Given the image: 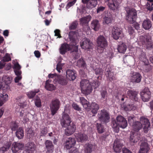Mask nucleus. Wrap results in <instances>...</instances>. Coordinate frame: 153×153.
<instances>
[{
    "mask_svg": "<svg viewBox=\"0 0 153 153\" xmlns=\"http://www.w3.org/2000/svg\"><path fill=\"white\" fill-rule=\"evenodd\" d=\"M80 86L82 93L88 95L90 94L93 90L91 85L89 81L87 79H82L80 82Z\"/></svg>",
    "mask_w": 153,
    "mask_h": 153,
    "instance_id": "f257e3e1",
    "label": "nucleus"
},
{
    "mask_svg": "<svg viewBox=\"0 0 153 153\" xmlns=\"http://www.w3.org/2000/svg\"><path fill=\"white\" fill-rule=\"evenodd\" d=\"M69 105H66L64 109V111L63 113L62 118L61 120V124L62 127H66L70 125L71 122V119L69 116L65 113L69 110Z\"/></svg>",
    "mask_w": 153,
    "mask_h": 153,
    "instance_id": "f03ea898",
    "label": "nucleus"
},
{
    "mask_svg": "<svg viewBox=\"0 0 153 153\" xmlns=\"http://www.w3.org/2000/svg\"><path fill=\"white\" fill-rule=\"evenodd\" d=\"M126 19L130 23H133L135 22L137 18V11L134 9H127Z\"/></svg>",
    "mask_w": 153,
    "mask_h": 153,
    "instance_id": "7ed1b4c3",
    "label": "nucleus"
},
{
    "mask_svg": "<svg viewBox=\"0 0 153 153\" xmlns=\"http://www.w3.org/2000/svg\"><path fill=\"white\" fill-rule=\"evenodd\" d=\"M142 45L147 48H152L153 46V43L152 42L151 37L149 35H146L140 37Z\"/></svg>",
    "mask_w": 153,
    "mask_h": 153,
    "instance_id": "20e7f679",
    "label": "nucleus"
},
{
    "mask_svg": "<svg viewBox=\"0 0 153 153\" xmlns=\"http://www.w3.org/2000/svg\"><path fill=\"white\" fill-rule=\"evenodd\" d=\"M98 120L101 123H107L109 122L110 117L108 113L105 110H102L98 114Z\"/></svg>",
    "mask_w": 153,
    "mask_h": 153,
    "instance_id": "39448f33",
    "label": "nucleus"
},
{
    "mask_svg": "<svg viewBox=\"0 0 153 153\" xmlns=\"http://www.w3.org/2000/svg\"><path fill=\"white\" fill-rule=\"evenodd\" d=\"M97 43L98 47L104 49L108 45V43L106 39L103 36L100 35L97 39Z\"/></svg>",
    "mask_w": 153,
    "mask_h": 153,
    "instance_id": "423d86ee",
    "label": "nucleus"
},
{
    "mask_svg": "<svg viewBox=\"0 0 153 153\" xmlns=\"http://www.w3.org/2000/svg\"><path fill=\"white\" fill-rule=\"evenodd\" d=\"M80 43L81 48L85 50L88 51L92 48L93 44L88 39H83Z\"/></svg>",
    "mask_w": 153,
    "mask_h": 153,
    "instance_id": "0eeeda50",
    "label": "nucleus"
},
{
    "mask_svg": "<svg viewBox=\"0 0 153 153\" xmlns=\"http://www.w3.org/2000/svg\"><path fill=\"white\" fill-rule=\"evenodd\" d=\"M60 106V102L57 99L52 100L50 105L52 115H54L59 109Z\"/></svg>",
    "mask_w": 153,
    "mask_h": 153,
    "instance_id": "6e6552de",
    "label": "nucleus"
},
{
    "mask_svg": "<svg viewBox=\"0 0 153 153\" xmlns=\"http://www.w3.org/2000/svg\"><path fill=\"white\" fill-rule=\"evenodd\" d=\"M109 9L113 10H117L119 4L117 0H105Z\"/></svg>",
    "mask_w": 153,
    "mask_h": 153,
    "instance_id": "1a4fd4ad",
    "label": "nucleus"
},
{
    "mask_svg": "<svg viewBox=\"0 0 153 153\" xmlns=\"http://www.w3.org/2000/svg\"><path fill=\"white\" fill-rule=\"evenodd\" d=\"M76 143V141L74 138L69 137L65 141L64 143V148L69 150L74 146Z\"/></svg>",
    "mask_w": 153,
    "mask_h": 153,
    "instance_id": "9d476101",
    "label": "nucleus"
},
{
    "mask_svg": "<svg viewBox=\"0 0 153 153\" xmlns=\"http://www.w3.org/2000/svg\"><path fill=\"white\" fill-rule=\"evenodd\" d=\"M78 33L76 31H71L69 32L68 36L70 40L72 42L73 45H75L77 49L78 48V46L76 45L77 43L78 42L77 40V36Z\"/></svg>",
    "mask_w": 153,
    "mask_h": 153,
    "instance_id": "9b49d317",
    "label": "nucleus"
},
{
    "mask_svg": "<svg viewBox=\"0 0 153 153\" xmlns=\"http://www.w3.org/2000/svg\"><path fill=\"white\" fill-rule=\"evenodd\" d=\"M112 34L113 38L116 40L118 39L120 37L123 36L121 29L116 27H114L112 28Z\"/></svg>",
    "mask_w": 153,
    "mask_h": 153,
    "instance_id": "f8f14e48",
    "label": "nucleus"
},
{
    "mask_svg": "<svg viewBox=\"0 0 153 153\" xmlns=\"http://www.w3.org/2000/svg\"><path fill=\"white\" fill-rule=\"evenodd\" d=\"M140 121L144 126L143 129L144 132L147 133L150 128V124L149 120L145 117L142 116L140 117Z\"/></svg>",
    "mask_w": 153,
    "mask_h": 153,
    "instance_id": "ddd939ff",
    "label": "nucleus"
},
{
    "mask_svg": "<svg viewBox=\"0 0 153 153\" xmlns=\"http://www.w3.org/2000/svg\"><path fill=\"white\" fill-rule=\"evenodd\" d=\"M24 147L23 144L15 142L12 144L11 150L13 153H18L20 150H22Z\"/></svg>",
    "mask_w": 153,
    "mask_h": 153,
    "instance_id": "4468645a",
    "label": "nucleus"
},
{
    "mask_svg": "<svg viewBox=\"0 0 153 153\" xmlns=\"http://www.w3.org/2000/svg\"><path fill=\"white\" fill-rule=\"evenodd\" d=\"M91 17L90 16H87L84 17L80 19V23L83 25L86 24L85 29H87V31H86L87 34H89L91 33L90 29V27L87 25L88 22L90 21Z\"/></svg>",
    "mask_w": 153,
    "mask_h": 153,
    "instance_id": "2eb2a0df",
    "label": "nucleus"
},
{
    "mask_svg": "<svg viewBox=\"0 0 153 153\" xmlns=\"http://www.w3.org/2000/svg\"><path fill=\"white\" fill-rule=\"evenodd\" d=\"M151 93L148 88H145L141 93L142 100L144 102L148 101L151 97Z\"/></svg>",
    "mask_w": 153,
    "mask_h": 153,
    "instance_id": "dca6fc26",
    "label": "nucleus"
},
{
    "mask_svg": "<svg viewBox=\"0 0 153 153\" xmlns=\"http://www.w3.org/2000/svg\"><path fill=\"white\" fill-rule=\"evenodd\" d=\"M117 122L120 127L123 128H126L128 125V123L126 119L121 116H118L117 117Z\"/></svg>",
    "mask_w": 153,
    "mask_h": 153,
    "instance_id": "f3484780",
    "label": "nucleus"
},
{
    "mask_svg": "<svg viewBox=\"0 0 153 153\" xmlns=\"http://www.w3.org/2000/svg\"><path fill=\"white\" fill-rule=\"evenodd\" d=\"M142 76L138 73L134 72L130 74L129 79L133 82L139 83L141 81Z\"/></svg>",
    "mask_w": 153,
    "mask_h": 153,
    "instance_id": "a211bd4d",
    "label": "nucleus"
},
{
    "mask_svg": "<svg viewBox=\"0 0 153 153\" xmlns=\"http://www.w3.org/2000/svg\"><path fill=\"white\" fill-rule=\"evenodd\" d=\"M67 126L65 130V134L67 136H69L73 134L75 132L76 126L75 124L73 123Z\"/></svg>",
    "mask_w": 153,
    "mask_h": 153,
    "instance_id": "6ab92c4d",
    "label": "nucleus"
},
{
    "mask_svg": "<svg viewBox=\"0 0 153 153\" xmlns=\"http://www.w3.org/2000/svg\"><path fill=\"white\" fill-rule=\"evenodd\" d=\"M150 149L149 146L147 142H143L140 145L138 153H148Z\"/></svg>",
    "mask_w": 153,
    "mask_h": 153,
    "instance_id": "aec40b11",
    "label": "nucleus"
},
{
    "mask_svg": "<svg viewBox=\"0 0 153 153\" xmlns=\"http://www.w3.org/2000/svg\"><path fill=\"white\" fill-rule=\"evenodd\" d=\"M140 135L137 132H133L131 135L129 139L131 144L136 143L140 139Z\"/></svg>",
    "mask_w": 153,
    "mask_h": 153,
    "instance_id": "412c9836",
    "label": "nucleus"
},
{
    "mask_svg": "<svg viewBox=\"0 0 153 153\" xmlns=\"http://www.w3.org/2000/svg\"><path fill=\"white\" fill-rule=\"evenodd\" d=\"M76 74L74 70L68 69L66 71V77L70 80H74L76 77Z\"/></svg>",
    "mask_w": 153,
    "mask_h": 153,
    "instance_id": "4be33fe9",
    "label": "nucleus"
},
{
    "mask_svg": "<svg viewBox=\"0 0 153 153\" xmlns=\"http://www.w3.org/2000/svg\"><path fill=\"white\" fill-rule=\"evenodd\" d=\"M54 82L62 85H66L67 83V80L63 76L59 75L57 76L54 79Z\"/></svg>",
    "mask_w": 153,
    "mask_h": 153,
    "instance_id": "5701e85b",
    "label": "nucleus"
},
{
    "mask_svg": "<svg viewBox=\"0 0 153 153\" xmlns=\"http://www.w3.org/2000/svg\"><path fill=\"white\" fill-rule=\"evenodd\" d=\"M123 146V144L118 140H116L114 143L113 149L114 152L117 153H119L121 151V149Z\"/></svg>",
    "mask_w": 153,
    "mask_h": 153,
    "instance_id": "b1692460",
    "label": "nucleus"
},
{
    "mask_svg": "<svg viewBox=\"0 0 153 153\" xmlns=\"http://www.w3.org/2000/svg\"><path fill=\"white\" fill-rule=\"evenodd\" d=\"M12 79L11 77L7 76H4L1 79V82H2V84L4 83L6 86V88H9V85L11 83Z\"/></svg>",
    "mask_w": 153,
    "mask_h": 153,
    "instance_id": "393cba45",
    "label": "nucleus"
},
{
    "mask_svg": "<svg viewBox=\"0 0 153 153\" xmlns=\"http://www.w3.org/2000/svg\"><path fill=\"white\" fill-rule=\"evenodd\" d=\"M75 136L78 142H83L87 141L88 139V136L85 134L79 133L76 134Z\"/></svg>",
    "mask_w": 153,
    "mask_h": 153,
    "instance_id": "a878e982",
    "label": "nucleus"
},
{
    "mask_svg": "<svg viewBox=\"0 0 153 153\" xmlns=\"http://www.w3.org/2000/svg\"><path fill=\"white\" fill-rule=\"evenodd\" d=\"M70 46L66 43H63L61 45V46L59 48V52L60 53L63 55L66 52L70 50Z\"/></svg>",
    "mask_w": 153,
    "mask_h": 153,
    "instance_id": "bb28decb",
    "label": "nucleus"
},
{
    "mask_svg": "<svg viewBox=\"0 0 153 153\" xmlns=\"http://www.w3.org/2000/svg\"><path fill=\"white\" fill-rule=\"evenodd\" d=\"M142 26L145 30H149L152 26L151 21L148 19L144 20L142 23Z\"/></svg>",
    "mask_w": 153,
    "mask_h": 153,
    "instance_id": "cd10ccee",
    "label": "nucleus"
},
{
    "mask_svg": "<svg viewBox=\"0 0 153 153\" xmlns=\"http://www.w3.org/2000/svg\"><path fill=\"white\" fill-rule=\"evenodd\" d=\"M127 95L130 99L135 101H136L138 100L137 94L136 91H128L127 92Z\"/></svg>",
    "mask_w": 153,
    "mask_h": 153,
    "instance_id": "c85d7f7f",
    "label": "nucleus"
},
{
    "mask_svg": "<svg viewBox=\"0 0 153 153\" xmlns=\"http://www.w3.org/2000/svg\"><path fill=\"white\" fill-rule=\"evenodd\" d=\"M133 129L135 131H137L141 129L142 124L138 121L134 122L131 125Z\"/></svg>",
    "mask_w": 153,
    "mask_h": 153,
    "instance_id": "c756f323",
    "label": "nucleus"
},
{
    "mask_svg": "<svg viewBox=\"0 0 153 153\" xmlns=\"http://www.w3.org/2000/svg\"><path fill=\"white\" fill-rule=\"evenodd\" d=\"M112 21V16L110 14H109L104 17L102 23L103 25H108Z\"/></svg>",
    "mask_w": 153,
    "mask_h": 153,
    "instance_id": "7c9ffc66",
    "label": "nucleus"
},
{
    "mask_svg": "<svg viewBox=\"0 0 153 153\" xmlns=\"http://www.w3.org/2000/svg\"><path fill=\"white\" fill-rule=\"evenodd\" d=\"M8 98V95L5 93L1 94L0 95V106L2 105L7 100Z\"/></svg>",
    "mask_w": 153,
    "mask_h": 153,
    "instance_id": "2f4dec72",
    "label": "nucleus"
},
{
    "mask_svg": "<svg viewBox=\"0 0 153 153\" xmlns=\"http://www.w3.org/2000/svg\"><path fill=\"white\" fill-rule=\"evenodd\" d=\"M14 71L16 74H21L22 71L20 70L21 68V66L18 62H16L14 63Z\"/></svg>",
    "mask_w": 153,
    "mask_h": 153,
    "instance_id": "473e14b6",
    "label": "nucleus"
},
{
    "mask_svg": "<svg viewBox=\"0 0 153 153\" xmlns=\"http://www.w3.org/2000/svg\"><path fill=\"white\" fill-rule=\"evenodd\" d=\"M91 27L94 30L98 31L100 27L98 21L97 20H93L91 23Z\"/></svg>",
    "mask_w": 153,
    "mask_h": 153,
    "instance_id": "72a5a7b5",
    "label": "nucleus"
},
{
    "mask_svg": "<svg viewBox=\"0 0 153 153\" xmlns=\"http://www.w3.org/2000/svg\"><path fill=\"white\" fill-rule=\"evenodd\" d=\"M127 46L124 43H122L118 45V50L120 53H124L127 49Z\"/></svg>",
    "mask_w": 153,
    "mask_h": 153,
    "instance_id": "f704fd0d",
    "label": "nucleus"
},
{
    "mask_svg": "<svg viewBox=\"0 0 153 153\" xmlns=\"http://www.w3.org/2000/svg\"><path fill=\"white\" fill-rule=\"evenodd\" d=\"M79 99L80 103L85 108H86L90 106L88 102L84 97H80Z\"/></svg>",
    "mask_w": 153,
    "mask_h": 153,
    "instance_id": "c9c22d12",
    "label": "nucleus"
},
{
    "mask_svg": "<svg viewBox=\"0 0 153 153\" xmlns=\"http://www.w3.org/2000/svg\"><path fill=\"white\" fill-rule=\"evenodd\" d=\"M50 81V80L46 81L45 87L47 90L49 91H52L56 89V87L53 84L49 83Z\"/></svg>",
    "mask_w": 153,
    "mask_h": 153,
    "instance_id": "e433bc0d",
    "label": "nucleus"
},
{
    "mask_svg": "<svg viewBox=\"0 0 153 153\" xmlns=\"http://www.w3.org/2000/svg\"><path fill=\"white\" fill-rule=\"evenodd\" d=\"M11 144L9 143H7L1 147L0 148V153H4L9 149Z\"/></svg>",
    "mask_w": 153,
    "mask_h": 153,
    "instance_id": "4c0bfd02",
    "label": "nucleus"
},
{
    "mask_svg": "<svg viewBox=\"0 0 153 153\" xmlns=\"http://www.w3.org/2000/svg\"><path fill=\"white\" fill-rule=\"evenodd\" d=\"M16 135L19 139H21L24 137V131L22 128H19L16 131Z\"/></svg>",
    "mask_w": 153,
    "mask_h": 153,
    "instance_id": "58836bf2",
    "label": "nucleus"
},
{
    "mask_svg": "<svg viewBox=\"0 0 153 153\" xmlns=\"http://www.w3.org/2000/svg\"><path fill=\"white\" fill-rule=\"evenodd\" d=\"M111 126L114 132L117 133L119 130V127H120L117 123L115 120L112 121L111 123Z\"/></svg>",
    "mask_w": 153,
    "mask_h": 153,
    "instance_id": "ea45409f",
    "label": "nucleus"
},
{
    "mask_svg": "<svg viewBox=\"0 0 153 153\" xmlns=\"http://www.w3.org/2000/svg\"><path fill=\"white\" fill-rule=\"evenodd\" d=\"M91 107L92 108V112L94 114H96L99 108L98 105L96 103L93 102L92 103Z\"/></svg>",
    "mask_w": 153,
    "mask_h": 153,
    "instance_id": "a19ab883",
    "label": "nucleus"
},
{
    "mask_svg": "<svg viewBox=\"0 0 153 153\" xmlns=\"http://www.w3.org/2000/svg\"><path fill=\"white\" fill-rule=\"evenodd\" d=\"M140 59L146 65H148L149 64V61L146 58V54L144 53H143L140 56Z\"/></svg>",
    "mask_w": 153,
    "mask_h": 153,
    "instance_id": "79ce46f5",
    "label": "nucleus"
},
{
    "mask_svg": "<svg viewBox=\"0 0 153 153\" xmlns=\"http://www.w3.org/2000/svg\"><path fill=\"white\" fill-rule=\"evenodd\" d=\"M27 150L29 152H32L35 150V145L33 143H29L27 145Z\"/></svg>",
    "mask_w": 153,
    "mask_h": 153,
    "instance_id": "37998d69",
    "label": "nucleus"
},
{
    "mask_svg": "<svg viewBox=\"0 0 153 153\" xmlns=\"http://www.w3.org/2000/svg\"><path fill=\"white\" fill-rule=\"evenodd\" d=\"M39 91V89H35L34 91L29 92L27 93V95L29 98H32L35 96L36 94L38 93Z\"/></svg>",
    "mask_w": 153,
    "mask_h": 153,
    "instance_id": "c03bdc74",
    "label": "nucleus"
},
{
    "mask_svg": "<svg viewBox=\"0 0 153 153\" xmlns=\"http://www.w3.org/2000/svg\"><path fill=\"white\" fill-rule=\"evenodd\" d=\"M94 146L91 144H87L85 146V151L87 153H91L92 152V149Z\"/></svg>",
    "mask_w": 153,
    "mask_h": 153,
    "instance_id": "a18cd8bd",
    "label": "nucleus"
},
{
    "mask_svg": "<svg viewBox=\"0 0 153 153\" xmlns=\"http://www.w3.org/2000/svg\"><path fill=\"white\" fill-rule=\"evenodd\" d=\"M77 66L79 68H85L86 67V64L82 59L81 58L77 62Z\"/></svg>",
    "mask_w": 153,
    "mask_h": 153,
    "instance_id": "49530a36",
    "label": "nucleus"
},
{
    "mask_svg": "<svg viewBox=\"0 0 153 153\" xmlns=\"http://www.w3.org/2000/svg\"><path fill=\"white\" fill-rule=\"evenodd\" d=\"M147 2L146 5V7L147 9L151 11L152 10L153 5V0H146Z\"/></svg>",
    "mask_w": 153,
    "mask_h": 153,
    "instance_id": "de8ad7c7",
    "label": "nucleus"
},
{
    "mask_svg": "<svg viewBox=\"0 0 153 153\" xmlns=\"http://www.w3.org/2000/svg\"><path fill=\"white\" fill-rule=\"evenodd\" d=\"M106 75L107 77H108L110 80L111 81L116 79L115 77L113 75V74L110 71H107Z\"/></svg>",
    "mask_w": 153,
    "mask_h": 153,
    "instance_id": "09e8293b",
    "label": "nucleus"
},
{
    "mask_svg": "<svg viewBox=\"0 0 153 153\" xmlns=\"http://www.w3.org/2000/svg\"><path fill=\"white\" fill-rule=\"evenodd\" d=\"M122 107L124 108L125 110L127 111L134 110L135 107L134 106L133 104H128L126 105L123 106Z\"/></svg>",
    "mask_w": 153,
    "mask_h": 153,
    "instance_id": "8fccbe9b",
    "label": "nucleus"
},
{
    "mask_svg": "<svg viewBox=\"0 0 153 153\" xmlns=\"http://www.w3.org/2000/svg\"><path fill=\"white\" fill-rule=\"evenodd\" d=\"M97 127L98 132L99 133H103L105 129L103 126L101 124L97 123Z\"/></svg>",
    "mask_w": 153,
    "mask_h": 153,
    "instance_id": "3c124183",
    "label": "nucleus"
},
{
    "mask_svg": "<svg viewBox=\"0 0 153 153\" xmlns=\"http://www.w3.org/2000/svg\"><path fill=\"white\" fill-rule=\"evenodd\" d=\"M46 148L54 149V146L52 142L50 140H47L45 143Z\"/></svg>",
    "mask_w": 153,
    "mask_h": 153,
    "instance_id": "603ef678",
    "label": "nucleus"
},
{
    "mask_svg": "<svg viewBox=\"0 0 153 153\" xmlns=\"http://www.w3.org/2000/svg\"><path fill=\"white\" fill-rule=\"evenodd\" d=\"M18 127V126L15 122H12L10 124V127L12 131L16 130Z\"/></svg>",
    "mask_w": 153,
    "mask_h": 153,
    "instance_id": "864d4df0",
    "label": "nucleus"
},
{
    "mask_svg": "<svg viewBox=\"0 0 153 153\" xmlns=\"http://www.w3.org/2000/svg\"><path fill=\"white\" fill-rule=\"evenodd\" d=\"M47 128L46 127H43L42 128L40 129V136H45L48 133Z\"/></svg>",
    "mask_w": 153,
    "mask_h": 153,
    "instance_id": "5fc2aeb1",
    "label": "nucleus"
},
{
    "mask_svg": "<svg viewBox=\"0 0 153 153\" xmlns=\"http://www.w3.org/2000/svg\"><path fill=\"white\" fill-rule=\"evenodd\" d=\"M78 22L77 21H74L70 25L69 29L70 30L76 29L78 25Z\"/></svg>",
    "mask_w": 153,
    "mask_h": 153,
    "instance_id": "6e6d98bb",
    "label": "nucleus"
},
{
    "mask_svg": "<svg viewBox=\"0 0 153 153\" xmlns=\"http://www.w3.org/2000/svg\"><path fill=\"white\" fill-rule=\"evenodd\" d=\"M100 84V83L99 81L96 80V81H94L92 82H91L92 87L94 88L95 89L97 88L98 87Z\"/></svg>",
    "mask_w": 153,
    "mask_h": 153,
    "instance_id": "4d7b16f0",
    "label": "nucleus"
},
{
    "mask_svg": "<svg viewBox=\"0 0 153 153\" xmlns=\"http://www.w3.org/2000/svg\"><path fill=\"white\" fill-rule=\"evenodd\" d=\"M35 105L38 107H40L41 105V101L39 97H37L34 100Z\"/></svg>",
    "mask_w": 153,
    "mask_h": 153,
    "instance_id": "13d9d810",
    "label": "nucleus"
},
{
    "mask_svg": "<svg viewBox=\"0 0 153 153\" xmlns=\"http://www.w3.org/2000/svg\"><path fill=\"white\" fill-rule=\"evenodd\" d=\"M64 65V63H61L60 62H59L57 64L56 69L58 72H61V71L62 70V67Z\"/></svg>",
    "mask_w": 153,
    "mask_h": 153,
    "instance_id": "bf43d9fd",
    "label": "nucleus"
},
{
    "mask_svg": "<svg viewBox=\"0 0 153 153\" xmlns=\"http://www.w3.org/2000/svg\"><path fill=\"white\" fill-rule=\"evenodd\" d=\"M93 69L94 70L95 73L97 75H102L103 73V70L102 69H100L99 67L96 68H93Z\"/></svg>",
    "mask_w": 153,
    "mask_h": 153,
    "instance_id": "052dcab7",
    "label": "nucleus"
},
{
    "mask_svg": "<svg viewBox=\"0 0 153 153\" xmlns=\"http://www.w3.org/2000/svg\"><path fill=\"white\" fill-rule=\"evenodd\" d=\"M11 60L10 54L8 53H7L5 54V56L4 57L3 59L2 60L4 62H8Z\"/></svg>",
    "mask_w": 153,
    "mask_h": 153,
    "instance_id": "680f3d73",
    "label": "nucleus"
},
{
    "mask_svg": "<svg viewBox=\"0 0 153 153\" xmlns=\"http://www.w3.org/2000/svg\"><path fill=\"white\" fill-rule=\"evenodd\" d=\"M134 117L133 116H130L128 117V122L130 125H131L134 123Z\"/></svg>",
    "mask_w": 153,
    "mask_h": 153,
    "instance_id": "e2e57ef3",
    "label": "nucleus"
},
{
    "mask_svg": "<svg viewBox=\"0 0 153 153\" xmlns=\"http://www.w3.org/2000/svg\"><path fill=\"white\" fill-rule=\"evenodd\" d=\"M60 30L59 29H56L54 31V33H55V36H58L57 38H61L62 37L60 34Z\"/></svg>",
    "mask_w": 153,
    "mask_h": 153,
    "instance_id": "0e129e2a",
    "label": "nucleus"
},
{
    "mask_svg": "<svg viewBox=\"0 0 153 153\" xmlns=\"http://www.w3.org/2000/svg\"><path fill=\"white\" fill-rule=\"evenodd\" d=\"M72 106L73 108L75 110L78 111L81 110V108L76 103H73L72 104Z\"/></svg>",
    "mask_w": 153,
    "mask_h": 153,
    "instance_id": "69168bd1",
    "label": "nucleus"
},
{
    "mask_svg": "<svg viewBox=\"0 0 153 153\" xmlns=\"http://www.w3.org/2000/svg\"><path fill=\"white\" fill-rule=\"evenodd\" d=\"M34 135V132L31 129H29L28 133L27 135L29 136L30 138L32 137Z\"/></svg>",
    "mask_w": 153,
    "mask_h": 153,
    "instance_id": "338daca9",
    "label": "nucleus"
},
{
    "mask_svg": "<svg viewBox=\"0 0 153 153\" xmlns=\"http://www.w3.org/2000/svg\"><path fill=\"white\" fill-rule=\"evenodd\" d=\"M107 95V92L106 91H103L101 92V95L102 99H105Z\"/></svg>",
    "mask_w": 153,
    "mask_h": 153,
    "instance_id": "774afa93",
    "label": "nucleus"
}]
</instances>
